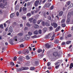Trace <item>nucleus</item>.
Returning <instances> with one entry per match:
<instances>
[{
	"label": "nucleus",
	"instance_id": "23",
	"mask_svg": "<svg viewBox=\"0 0 73 73\" xmlns=\"http://www.w3.org/2000/svg\"><path fill=\"white\" fill-rule=\"evenodd\" d=\"M54 36H55V35L54 34V35H53L51 39V41L53 40L54 39Z\"/></svg>",
	"mask_w": 73,
	"mask_h": 73
},
{
	"label": "nucleus",
	"instance_id": "34",
	"mask_svg": "<svg viewBox=\"0 0 73 73\" xmlns=\"http://www.w3.org/2000/svg\"><path fill=\"white\" fill-rule=\"evenodd\" d=\"M62 27H66V25L65 24H62L61 25Z\"/></svg>",
	"mask_w": 73,
	"mask_h": 73
},
{
	"label": "nucleus",
	"instance_id": "7",
	"mask_svg": "<svg viewBox=\"0 0 73 73\" xmlns=\"http://www.w3.org/2000/svg\"><path fill=\"white\" fill-rule=\"evenodd\" d=\"M39 4V1H36L35 2V7H37L38 5Z\"/></svg>",
	"mask_w": 73,
	"mask_h": 73
},
{
	"label": "nucleus",
	"instance_id": "3",
	"mask_svg": "<svg viewBox=\"0 0 73 73\" xmlns=\"http://www.w3.org/2000/svg\"><path fill=\"white\" fill-rule=\"evenodd\" d=\"M29 69L28 67H24L21 68L20 69V70L21 71L22 70H27Z\"/></svg>",
	"mask_w": 73,
	"mask_h": 73
},
{
	"label": "nucleus",
	"instance_id": "1",
	"mask_svg": "<svg viewBox=\"0 0 73 73\" xmlns=\"http://www.w3.org/2000/svg\"><path fill=\"white\" fill-rule=\"evenodd\" d=\"M23 56H20L18 58L19 61H17V64H20L21 63L20 62H22V61H23Z\"/></svg>",
	"mask_w": 73,
	"mask_h": 73
},
{
	"label": "nucleus",
	"instance_id": "32",
	"mask_svg": "<svg viewBox=\"0 0 73 73\" xmlns=\"http://www.w3.org/2000/svg\"><path fill=\"white\" fill-rule=\"evenodd\" d=\"M70 22V19L68 18L66 21L67 23H69Z\"/></svg>",
	"mask_w": 73,
	"mask_h": 73
},
{
	"label": "nucleus",
	"instance_id": "5",
	"mask_svg": "<svg viewBox=\"0 0 73 73\" xmlns=\"http://www.w3.org/2000/svg\"><path fill=\"white\" fill-rule=\"evenodd\" d=\"M51 25H52V26H53L54 28H56L57 27V26L58 25H57V24L54 23H51Z\"/></svg>",
	"mask_w": 73,
	"mask_h": 73
},
{
	"label": "nucleus",
	"instance_id": "28",
	"mask_svg": "<svg viewBox=\"0 0 73 73\" xmlns=\"http://www.w3.org/2000/svg\"><path fill=\"white\" fill-rule=\"evenodd\" d=\"M27 27H31V25L30 24H29V23L28 22L27 24Z\"/></svg>",
	"mask_w": 73,
	"mask_h": 73
},
{
	"label": "nucleus",
	"instance_id": "10",
	"mask_svg": "<svg viewBox=\"0 0 73 73\" xmlns=\"http://www.w3.org/2000/svg\"><path fill=\"white\" fill-rule=\"evenodd\" d=\"M52 35V33H51L49 34L48 35H47L46 36V37L47 38H50L51 36Z\"/></svg>",
	"mask_w": 73,
	"mask_h": 73
},
{
	"label": "nucleus",
	"instance_id": "49",
	"mask_svg": "<svg viewBox=\"0 0 73 73\" xmlns=\"http://www.w3.org/2000/svg\"><path fill=\"white\" fill-rule=\"evenodd\" d=\"M31 4V3L30 2H28L27 3V6H29Z\"/></svg>",
	"mask_w": 73,
	"mask_h": 73
},
{
	"label": "nucleus",
	"instance_id": "17",
	"mask_svg": "<svg viewBox=\"0 0 73 73\" xmlns=\"http://www.w3.org/2000/svg\"><path fill=\"white\" fill-rule=\"evenodd\" d=\"M47 31V28H46V27H45L43 29V32H46V31Z\"/></svg>",
	"mask_w": 73,
	"mask_h": 73
},
{
	"label": "nucleus",
	"instance_id": "57",
	"mask_svg": "<svg viewBox=\"0 0 73 73\" xmlns=\"http://www.w3.org/2000/svg\"><path fill=\"white\" fill-rule=\"evenodd\" d=\"M57 48H58V49H61V47L60 46H57Z\"/></svg>",
	"mask_w": 73,
	"mask_h": 73
},
{
	"label": "nucleus",
	"instance_id": "43",
	"mask_svg": "<svg viewBox=\"0 0 73 73\" xmlns=\"http://www.w3.org/2000/svg\"><path fill=\"white\" fill-rule=\"evenodd\" d=\"M26 59H27V60H29V59L30 58V57H29V56L27 55V56H26Z\"/></svg>",
	"mask_w": 73,
	"mask_h": 73
},
{
	"label": "nucleus",
	"instance_id": "25",
	"mask_svg": "<svg viewBox=\"0 0 73 73\" xmlns=\"http://www.w3.org/2000/svg\"><path fill=\"white\" fill-rule=\"evenodd\" d=\"M31 38L33 39L35 38H37V35H35L34 36H32Z\"/></svg>",
	"mask_w": 73,
	"mask_h": 73
},
{
	"label": "nucleus",
	"instance_id": "24",
	"mask_svg": "<svg viewBox=\"0 0 73 73\" xmlns=\"http://www.w3.org/2000/svg\"><path fill=\"white\" fill-rule=\"evenodd\" d=\"M70 4V1H68L66 3V4H67V5H69Z\"/></svg>",
	"mask_w": 73,
	"mask_h": 73
},
{
	"label": "nucleus",
	"instance_id": "20",
	"mask_svg": "<svg viewBox=\"0 0 73 73\" xmlns=\"http://www.w3.org/2000/svg\"><path fill=\"white\" fill-rule=\"evenodd\" d=\"M73 67V63H71L70 66V69H72Z\"/></svg>",
	"mask_w": 73,
	"mask_h": 73
},
{
	"label": "nucleus",
	"instance_id": "60",
	"mask_svg": "<svg viewBox=\"0 0 73 73\" xmlns=\"http://www.w3.org/2000/svg\"><path fill=\"white\" fill-rule=\"evenodd\" d=\"M65 42H63L62 43V45H65Z\"/></svg>",
	"mask_w": 73,
	"mask_h": 73
},
{
	"label": "nucleus",
	"instance_id": "58",
	"mask_svg": "<svg viewBox=\"0 0 73 73\" xmlns=\"http://www.w3.org/2000/svg\"><path fill=\"white\" fill-rule=\"evenodd\" d=\"M48 19L50 20H51V17H50V16H48Z\"/></svg>",
	"mask_w": 73,
	"mask_h": 73
},
{
	"label": "nucleus",
	"instance_id": "15",
	"mask_svg": "<svg viewBox=\"0 0 73 73\" xmlns=\"http://www.w3.org/2000/svg\"><path fill=\"white\" fill-rule=\"evenodd\" d=\"M9 41L11 45H13V42H12V39H11L9 40Z\"/></svg>",
	"mask_w": 73,
	"mask_h": 73
},
{
	"label": "nucleus",
	"instance_id": "40",
	"mask_svg": "<svg viewBox=\"0 0 73 73\" xmlns=\"http://www.w3.org/2000/svg\"><path fill=\"white\" fill-rule=\"evenodd\" d=\"M73 4H71L69 6L68 8H72L73 7Z\"/></svg>",
	"mask_w": 73,
	"mask_h": 73
},
{
	"label": "nucleus",
	"instance_id": "11",
	"mask_svg": "<svg viewBox=\"0 0 73 73\" xmlns=\"http://www.w3.org/2000/svg\"><path fill=\"white\" fill-rule=\"evenodd\" d=\"M23 39L24 38H19L18 39V40H19L20 42H22V41H23Z\"/></svg>",
	"mask_w": 73,
	"mask_h": 73
},
{
	"label": "nucleus",
	"instance_id": "6",
	"mask_svg": "<svg viewBox=\"0 0 73 73\" xmlns=\"http://www.w3.org/2000/svg\"><path fill=\"white\" fill-rule=\"evenodd\" d=\"M50 5H51V3H46L45 5H44V6L46 7V8H49Z\"/></svg>",
	"mask_w": 73,
	"mask_h": 73
},
{
	"label": "nucleus",
	"instance_id": "61",
	"mask_svg": "<svg viewBox=\"0 0 73 73\" xmlns=\"http://www.w3.org/2000/svg\"><path fill=\"white\" fill-rule=\"evenodd\" d=\"M20 27H23V24H21L20 25Z\"/></svg>",
	"mask_w": 73,
	"mask_h": 73
},
{
	"label": "nucleus",
	"instance_id": "21",
	"mask_svg": "<svg viewBox=\"0 0 73 73\" xmlns=\"http://www.w3.org/2000/svg\"><path fill=\"white\" fill-rule=\"evenodd\" d=\"M63 15V12L62 11H61L60 12L59 14V16H62V15Z\"/></svg>",
	"mask_w": 73,
	"mask_h": 73
},
{
	"label": "nucleus",
	"instance_id": "54",
	"mask_svg": "<svg viewBox=\"0 0 73 73\" xmlns=\"http://www.w3.org/2000/svg\"><path fill=\"white\" fill-rule=\"evenodd\" d=\"M45 24L46 25V26H49V24L48 23H46Z\"/></svg>",
	"mask_w": 73,
	"mask_h": 73
},
{
	"label": "nucleus",
	"instance_id": "42",
	"mask_svg": "<svg viewBox=\"0 0 73 73\" xmlns=\"http://www.w3.org/2000/svg\"><path fill=\"white\" fill-rule=\"evenodd\" d=\"M27 16L30 17V16H31V14L29 13H28L27 14Z\"/></svg>",
	"mask_w": 73,
	"mask_h": 73
},
{
	"label": "nucleus",
	"instance_id": "4",
	"mask_svg": "<svg viewBox=\"0 0 73 73\" xmlns=\"http://www.w3.org/2000/svg\"><path fill=\"white\" fill-rule=\"evenodd\" d=\"M30 36L28 34H26L25 36V39L27 40H28L29 39Z\"/></svg>",
	"mask_w": 73,
	"mask_h": 73
},
{
	"label": "nucleus",
	"instance_id": "38",
	"mask_svg": "<svg viewBox=\"0 0 73 73\" xmlns=\"http://www.w3.org/2000/svg\"><path fill=\"white\" fill-rule=\"evenodd\" d=\"M60 64H59L57 66H55V68L56 69H58V68H59V66H60Z\"/></svg>",
	"mask_w": 73,
	"mask_h": 73
},
{
	"label": "nucleus",
	"instance_id": "8",
	"mask_svg": "<svg viewBox=\"0 0 73 73\" xmlns=\"http://www.w3.org/2000/svg\"><path fill=\"white\" fill-rule=\"evenodd\" d=\"M13 31V29L12 27H10L9 28V32L10 33H12Z\"/></svg>",
	"mask_w": 73,
	"mask_h": 73
},
{
	"label": "nucleus",
	"instance_id": "31",
	"mask_svg": "<svg viewBox=\"0 0 73 73\" xmlns=\"http://www.w3.org/2000/svg\"><path fill=\"white\" fill-rule=\"evenodd\" d=\"M42 21V20L41 19H40L39 21H38L37 22V23L38 24H40V22Z\"/></svg>",
	"mask_w": 73,
	"mask_h": 73
},
{
	"label": "nucleus",
	"instance_id": "51",
	"mask_svg": "<svg viewBox=\"0 0 73 73\" xmlns=\"http://www.w3.org/2000/svg\"><path fill=\"white\" fill-rule=\"evenodd\" d=\"M17 16H19V12H17L16 13Z\"/></svg>",
	"mask_w": 73,
	"mask_h": 73
},
{
	"label": "nucleus",
	"instance_id": "9",
	"mask_svg": "<svg viewBox=\"0 0 73 73\" xmlns=\"http://www.w3.org/2000/svg\"><path fill=\"white\" fill-rule=\"evenodd\" d=\"M62 62V60H58L57 62L56 63V65H58V64H60V63H61Z\"/></svg>",
	"mask_w": 73,
	"mask_h": 73
},
{
	"label": "nucleus",
	"instance_id": "16",
	"mask_svg": "<svg viewBox=\"0 0 73 73\" xmlns=\"http://www.w3.org/2000/svg\"><path fill=\"white\" fill-rule=\"evenodd\" d=\"M34 26L35 28H38L39 27L38 25L37 24L34 25Z\"/></svg>",
	"mask_w": 73,
	"mask_h": 73
},
{
	"label": "nucleus",
	"instance_id": "46",
	"mask_svg": "<svg viewBox=\"0 0 73 73\" xmlns=\"http://www.w3.org/2000/svg\"><path fill=\"white\" fill-rule=\"evenodd\" d=\"M20 46L21 48H23L24 47V45L23 44H21Z\"/></svg>",
	"mask_w": 73,
	"mask_h": 73
},
{
	"label": "nucleus",
	"instance_id": "35",
	"mask_svg": "<svg viewBox=\"0 0 73 73\" xmlns=\"http://www.w3.org/2000/svg\"><path fill=\"white\" fill-rule=\"evenodd\" d=\"M0 28H2V29H3L4 28V26H3V25H0Z\"/></svg>",
	"mask_w": 73,
	"mask_h": 73
},
{
	"label": "nucleus",
	"instance_id": "30",
	"mask_svg": "<svg viewBox=\"0 0 73 73\" xmlns=\"http://www.w3.org/2000/svg\"><path fill=\"white\" fill-rule=\"evenodd\" d=\"M70 42H71V41H68L66 42V44H70Z\"/></svg>",
	"mask_w": 73,
	"mask_h": 73
},
{
	"label": "nucleus",
	"instance_id": "18",
	"mask_svg": "<svg viewBox=\"0 0 73 73\" xmlns=\"http://www.w3.org/2000/svg\"><path fill=\"white\" fill-rule=\"evenodd\" d=\"M13 40L14 41H17V37L15 36L13 38Z\"/></svg>",
	"mask_w": 73,
	"mask_h": 73
},
{
	"label": "nucleus",
	"instance_id": "55",
	"mask_svg": "<svg viewBox=\"0 0 73 73\" xmlns=\"http://www.w3.org/2000/svg\"><path fill=\"white\" fill-rule=\"evenodd\" d=\"M38 32L39 33H40V34H41V30H39L38 31Z\"/></svg>",
	"mask_w": 73,
	"mask_h": 73
},
{
	"label": "nucleus",
	"instance_id": "59",
	"mask_svg": "<svg viewBox=\"0 0 73 73\" xmlns=\"http://www.w3.org/2000/svg\"><path fill=\"white\" fill-rule=\"evenodd\" d=\"M50 30H52L53 29V28L52 26H51L49 28Z\"/></svg>",
	"mask_w": 73,
	"mask_h": 73
},
{
	"label": "nucleus",
	"instance_id": "63",
	"mask_svg": "<svg viewBox=\"0 0 73 73\" xmlns=\"http://www.w3.org/2000/svg\"><path fill=\"white\" fill-rule=\"evenodd\" d=\"M28 29V27H26L24 29V30H27Z\"/></svg>",
	"mask_w": 73,
	"mask_h": 73
},
{
	"label": "nucleus",
	"instance_id": "36",
	"mask_svg": "<svg viewBox=\"0 0 73 73\" xmlns=\"http://www.w3.org/2000/svg\"><path fill=\"white\" fill-rule=\"evenodd\" d=\"M23 35V34L22 33H21L18 34V36H22Z\"/></svg>",
	"mask_w": 73,
	"mask_h": 73
},
{
	"label": "nucleus",
	"instance_id": "44",
	"mask_svg": "<svg viewBox=\"0 0 73 73\" xmlns=\"http://www.w3.org/2000/svg\"><path fill=\"white\" fill-rule=\"evenodd\" d=\"M17 59V57L16 56H15L14 57V59H13L14 61H16Z\"/></svg>",
	"mask_w": 73,
	"mask_h": 73
},
{
	"label": "nucleus",
	"instance_id": "48",
	"mask_svg": "<svg viewBox=\"0 0 73 73\" xmlns=\"http://www.w3.org/2000/svg\"><path fill=\"white\" fill-rule=\"evenodd\" d=\"M33 19V18H30L29 19V21H32V20Z\"/></svg>",
	"mask_w": 73,
	"mask_h": 73
},
{
	"label": "nucleus",
	"instance_id": "19",
	"mask_svg": "<svg viewBox=\"0 0 73 73\" xmlns=\"http://www.w3.org/2000/svg\"><path fill=\"white\" fill-rule=\"evenodd\" d=\"M38 31L37 30H36L34 32V34H35V35H38Z\"/></svg>",
	"mask_w": 73,
	"mask_h": 73
},
{
	"label": "nucleus",
	"instance_id": "22",
	"mask_svg": "<svg viewBox=\"0 0 73 73\" xmlns=\"http://www.w3.org/2000/svg\"><path fill=\"white\" fill-rule=\"evenodd\" d=\"M14 16H15L14 13H13L11 14L10 16L11 18H12V17H13Z\"/></svg>",
	"mask_w": 73,
	"mask_h": 73
},
{
	"label": "nucleus",
	"instance_id": "2",
	"mask_svg": "<svg viewBox=\"0 0 73 73\" xmlns=\"http://www.w3.org/2000/svg\"><path fill=\"white\" fill-rule=\"evenodd\" d=\"M7 4V2H4V4L3 3H1L0 6L2 8H5V5H6Z\"/></svg>",
	"mask_w": 73,
	"mask_h": 73
},
{
	"label": "nucleus",
	"instance_id": "26",
	"mask_svg": "<svg viewBox=\"0 0 73 73\" xmlns=\"http://www.w3.org/2000/svg\"><path fill=\"white\" fill-rule=\"evenodd\" d=\"M23 10L24 12H25V11H27V8L24 7L23 8Z\"/></svg>",
	"mask_w": 73,
	"mask_h": 73
},
{
	"label": "nucleus",
	"instance_id": "47",
	"mask_svg": "<svg viewBox=\"0 0 73 73\" xmlns=\"http://www.w3.org/2000/svg\"><path fill=\"white\" fill-rule=\"evenodd\" d=\"M51 64L50 63V62H48L47 63V66H50V64Z\"/></svg>",
	"mask_w": 73,
	"mask_h": 73
},
{
	"label": "nucleus",
	"instance_id": "41",
	"mask_svg": "<svg viewBox=\"0 0 73 73\" xmlns=\"http://www.w3.org/2000/svg\"><path fill=\"white\" fill-rule=\"evenodd\" d=\"M10 64L12 66H14V65H15V64H14V63L13 62H11L10 63Z\"/></svg>",
	"mask_w": 73,
	"mask_h": 73
},
{
	"label": "nucleus",
	"instance_id": "12",
	"mask_svg": "<svg viewBox=\"0 0 73 73\" xmlns=\"http://www.w3.org/2000/svg\"><path fill=\"white\" fill-rule=\"evenodd\" d=\"M70 14H71L70 12H69L68 13L67 15V17L68 19H70V17H71V15Z\"/></svg>",
	"mask_w": 73,
	"mask_h": 73
},
{
	"label": "nucleus",
	"instance_id": "13",
	"mask_svg": "<svg viewBox=\"0 0 73 73\" xmlns=\"http://www.w3.org/2000/svg\"><path fill=\"white\" fill-rule=\"evenodd\" d=\"M45 46H46V48H50V45H49L48 43L46 44Z\"/></svg>",
	"mask_w": 73,
	"mask_h": 73
},
{
	"label": "nucleus",
	"instance_id": "39",
	"mask_svg": "<svg viewBox=\"0 0 73 73\" xmlns=\"http://www.w3.org/2000/svg\"><path fill=\"white\" fill-rule=\"evenodd\" d=\"M42 52V50L41 49H39L38 51V53H41V52Z\"/></svg>",
	"mask_w": 73,
	"mask_h": 73
},
{
	"label": "nucleus",
	"instance_id": "37",
	"mask_svg": "<svg viewBox=\"0 0 73 73\" xmlns=\"http://www.w3.org/2000/svg\"><path fill=\"white\" fill-rule=\"evenodd\" d=\"M33 23L34 24H36V19H34L33 21Z\"/></svg>",
	"mask_w": 73,
	"mask_h": 73
},
{
	"label": "nucleus",
	"instance_id": "27",
	"mask_svg": "<svg viewBox=\"0 0 73 73\" xmlns=\"http://www.w3.org/2000/svg\"><path fill=\"white\" fill-rule=\"evenodd\" d=\"M35 67H31L30 68V70H35Z\"/></svg>",
	"mask_w": 73,
	"mask_h": 73
},
{
	"label": "nucleus",
	"instance_id": "64",
	"mask_svg": "<svg viewBox=\"0 0 73 73\" xmlns=\"http://www.w3.org/2000/svg\"><path fill=\"white\" fill-rule=\"evenodd\" d=\"M68 37H71V36H72V35L70 34H69L68 35Z\"/></svg>",
	"mask_w": 73,
	"mask_h": 73
},
{
	"label": "nucleus",
	"instance_id": "56",
	"mask_svg": "<svg viewBox=\"0 0 73 73\" xmlns=\"http://www.w3.org/2000/svg\"><path fill=\"white\" fill-rule=\"evenodd\" d=\"M3 13V11L1 10H0V14H2Z\"/></svg>",
	"mask_w": 73,
	"mask_h": 73
},
{
	"label": "nucleus",
	"instance_id": "53",
	"mask_svg": "<svg viewBox=\"0 0 73 73\" xmlns=\"http://www.w3.org/2000/svg\"><path fill=\"white\" fill-rule=\"evenodd\" d=\"M50 9L51 10H52L53 9V6H52L50 7Z\"/></svg>",
	"mask_w": 73,
	"mask_h": 73
},
{
	"label": "nucleus",
	"instance_id": "33",
	"mask_svg": "<svg viewBox=\"0 0 73 73\" xmlns=\"http://www.w3.org/2000/svg\"><path fill=\"white\" fill-rule=\"evenodd\" d=\"M65 20L64 19H63L61 21V23H65Z\"/></svg>",
	"mask_w": 73,
	"mask_h": 73
},
{
	"label": "nucleus",
	"instance_id": "50",
	"mask_svg": "<svg viewBox=\"0 0 73 73\" xmlns=\"http://www.w3.org/2000/svg\"><path fill=\"white\" fill-rule=\"evenodd\" d=\"M28 34L29 35H30V36L32 35V33L30 32H28Z\"/></svg>",
	"mask_w": 73,
	"mask_h": 73
},
{
	"label": "nucleus",
	"instance_id": "14",
	"mask_svg": "<svg viewBox=\"0 0 73 73\" xmlns=\"http://www.w3.org/2000/svg\"><path fill=\"white\" fill-rule=\"evenodd\" d=\"M53 54L54 56H58V53H57V52H54L53 53Z\"/></svg>",
	"mask_w": 73,
	"mask_h": 73
},
{
	"label": "nucleus",
	"instance_id": "45",
	"mask_svg": "<svg viewBox=\"0 0 73 73\" xmlns=\"http://www.w3.org/2000/svg\"><path fill=\"white\" fill-rule=\"evenodd\" d=\"M42 24L43 26H44V25H45V22H44V21H42Z\"/></svg>",
	"mask_w": 73,
	"mask_h": 73
},
{
	"label": "nucleus",
	"instance_id": "29",
	"mask_svg": "<svg viewBox=\"0 0 73 73\" xmlns=\"http://www.w3.org/2000/svg\"><path fill=\"white\" fill-rule=\"evenodd\" d=\"M23 52L24 54H26L27 53V50H25L23 51Z\"/></svg>",
	"mask_w": 73,
	"mask_h": 73
},
{
	"label": "nucleus",
	"instance_id": "52",
	"mask_svg": "<svg viewBox=\"0 0 73 73\" xmlns=\"http://www.w3.org/2000/svg\"><path fill=\"white\" fill-rule=\"evenodd\" d=\"M59 31V29H58V28H57L55 32H57V31Z\"/></svg>",
	"mask_w": 73,
	"mask_h": 73
},
{
	"label": "nucleus",
	"instance_id": "62",
	"mask_svg": "<svg viewBox=\"0 0 73 73\" xmlns=\"http://www.w3.org/2000/svg\"><path fill=\"white\" fill-rule=\"evenodd\" d=\"M57 41V40H56L55 41H54V43H55V44H57L58 43V42Z\"/></svg>",
	"mask_w": 73,
	"mask_h": 73
}]
</instances>
